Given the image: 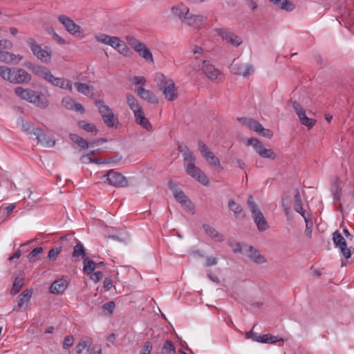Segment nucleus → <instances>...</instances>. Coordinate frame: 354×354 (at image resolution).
Instances as JSON below:
<instances>
[{
    "mask_svg": "<svg viewBox=\"0 0 354 354\" xmlns=\"http://www.w3.org/2000/svg\"><path fill=\"white\" fill-rule=\"evenodd\" d=\"M59 21L65 27L66 30L73 35H77L81 32V27L76 24L70 17L66 15L58 17Z\"/></svg>",
    "mask_w": 354,
    "mask_h": 354,
    "instance_id": "nucleus-16",
    "label": "nucleus"
},
{
    "mask_svg": "<svg viewBox=\"0 0 354 354\" xmlns=\"http://www.w3.org/2000/svg\"><path fill=\"white\" fill-rule=\"evenodd\" d=\"M303 218L306 222L305 234L308 237L310 238L312 236V227L313 225L312 218L310 217V215H306V216L303 215Z\"/></svg>",
    "mask_w": 354,
    "mask_h": 354,
    "instance_id": "nucleus-46",
    "label": "nucleus"
},
{
    "mask_svg": "<svg viewBox=\"0 0 354 354\" xmlns=\"http://www.w3.org/2000/svg\"><path fill=\"white\" fill-rule=\"evenodd\" d=\"M228 206L230 209L234 212L236 218L243 219L245 218V214L241 206L236 203L234 200H230Z\"/></svg>",
    "mask_w": 354,
    "mask_h": 354,
    "instance_id": "nucleus-30",
    "label": "nucleus"
},
{
    "mask_svg": "<svg viewBox=\"0 0 354 354\" xmlns=\"http://www.w3.org/2000/svg\"><path fill=\"white\" fill-rule=\"evenodd\" d=\"M333 241L335 246L340 250L342 254L346 259H349L351 257V249L348 248L345 239L338 230L333 233Z\"/></svg>",
    "mask_w": 354,
    "mask_h": 354,
    "instance_id": "nucleus-10",
    "label": "nucleus"
},
{
    "mask_svg": "<svg viewBox=\"0 0 354 354\" xmlns=\"http://www.w3.org/2000/svg\"><path fill=\"white\" fill-rule=\"evenodd\" d=\"M184 162L185 170L187 175L204 185H208L209 178L201 169L196 166V158L192 152L187 151L184 154Z\"/></svg>",
    "mask_w": 354,
    "mask_h": 354,
    "instance_id": "nucleus-2",
    "label": "nucleus"
},
{
    "mask_svg": "<svg viewBox=\"0 0 354 354\" xmlns=\"http://www.w3.org/2000/svg\"><path fill=\"white\" fill-rule=\"evenodd\" d=\"M295 204H294V209L299 213L302 216L304 215L306 216V215H310L308 212L304 210L302 205H301V198L299 194V191L298 189H295Z\"/></svg>",
    "mask_w": 354,
    "mask_h": 354,
    "instance_id": "nucleus-31",
    "label": "nucleus"
},
{
    "mask_svg": "<svg viewBox=\"0 0 354 354\" xmlns=\"http://www.w3.org/2000/svg\"><path fill=\"white\" fill-rule=\"evenodd\" d=\"M15 94L21 100H26L32 103L36 106L44 109L48 106V99L39 92H37L30 88H25L18 86L15 88Z\"/></svg>",
    "mask_w": 354,
    "mask_h": 354,
    "instance_id": "nucleus-1",
    "label": "nucleus"
},
{
    "mask_svg": "<svg viewBox=\"0 0 354 354\" xmlns=\"http://www.w3.org/2000/svg\"><path fill=\"white\" fill-rule=\"evenodd\" d=\"M75 103V101L69 97H64L62 101V105L67 109H73Z\"/></svg>",
    "mask_w": 354,
    "mask_h": 354,
    "instance_id": "nucleus-54",
    "label": "nucleus"
},
{
    "mask_svg": "<svg viewBox=\"0 0 354 354\" xmlns=\"http://www.w3.org/2000/svg\"><path fill=\"white\" fill-rule=\"evenodd\" d=\"M95 39L97 41L109 45L113 48L117 46L118 42H120V38L115 36H109L106 34L100 33L95 35Z\"/></svg>",
    "mask_w": 354,
    "mask_h": 354,
    "instance_id": "nucleus-20",
    "label": "nucleus"
},
{
    "mask_svg": "<svg viewBox=\"0 0 354 354\" xmlns=\"http://www.w3.org/2000/svg\"><path fill=\"white\" fill-rule=\"evenodd\" d=\"M206 160L211 165L214 167H217L220 165L219 159L216 157L214 155L211 156L209 158L206 159Z\"/></svg>",
    "mask_w": 354,
    "mask_h": 354,
    "instance_id": "nucleus-64",
    "label": "nucleus"
},
{
    "mask_svg": "<svg viewBox=\"0 0 354 354\" xmlns=\"http://www.w3.org/2000/svg\"><path fill=\"white\" fill-rule=\"evenodd\" d=\"M216 32L223 38V39L226 40L227 42L230 43L232 46H239L242 43L241 37L234 35L228 29L217 28L216 29Z\"/></svg>",
    "mask_w": 354,
    "mask_h": 354,
    "instance_id": "nucleus-15",
    "label": "nucleus"
},
{
    "mask_svg": "<svg viewBox=\"0 0 354 354\" xmlns=\"http://www.w3.org/2000/svg\"><path fill=\"white\" fill-rule=\"evenodd\" d=\"M61 251H62L61 247L52 248L49 250L48 254V259L49 261H54Z\"/></svg>",
    "mask_w": 354,
    "mask_h": 354,
    "instance_id": "nucleus-53",
    "label": "nucleus"
},
{
    "mask_svg": "<svg viewBox=\"0 0 354 354\" xmlns=\"http://www.w3.org/2000/svg\"><path fill=\"white\" fill-rule=\"evenodd\" d=\"M92 344L91 339L88 337L84 338L80 341L78 344L76 346V353L77 354H81L84 350L89 349Z\"/></svg>",
    "mask_w": 354,
    "mask_h": 354,
    "instance_id": "nucleus-36",
    "label": "nucleus"
},
{
    "mask_svg": "<svg viewBox=\"0 0 354 354\" xmlns=\"http://www.w3.org/2000/svg\"><path fill=\"white\" fill-rule=\"evenodd\" d=\"M207 20L206 16L189 13L184 23L194 29H200L207 22Z\"/></svg>",
    "mask_w": 354,
    "mask_h": 354,
    "instance_id": "nucleus-17",
    "label": "nucleus"
},
{
    "mask_svg": "<svg viewBox=\"0 0 354 354\" xmlns=\"http://www.w3.org/2000/svg\"><path fill=\"white\" fill-rule=\"evenodd\" d=\"M117 46L114 48L115 50L118 51L120 54H123L124 55H127L129 52V48L127 47L126 44L120 39V42H118Z\"/></svg>",
    "mask_w": 354,
    "mask_h": 354,
    "instance_id": "nucleus-52",
    "label": "nucleus"
},
{
    "mask_svg": "<svg viewBox=\"0 0 354 354\" xmlns=\"http://www.w3.org/2000/svg\"><path fill=\"white\" fill-rule=\"evenodd\" d=\"M152 349V343L147 341L145 343L141 354H150Z\"/></svg>",
    "mask_w": 354,
    "mask_h": 354,
    "instance_id": "nucleus-62",
    "label": "nucleus"
},
{
    "mask_svg": "<svg viewBox=\"0 0 354 354\" xmlns=\"http://www.w3.org/2000/svg\"><path fill=\"white\" fill-rule=\"evenodd\" d=\"M24 286V279L22 278H19V277H15L12 289L10 290V294L12 295H17L21 288Z\"/></svg>",
    "mask_w": 354,
    "mask_h": 354,
    "instance_id": "nucleus-40",
    "label": "nucleus"
},
{
    "mask_svg": "<svg viewBox=\"0 0 354 354\" xmlns=\"http://www.w3.org/2000/svg\"><path fill=\"white\" fill-rule=\"evenodd\" d=\"M32 290L31 289L24 290L17 298V310H21L24 304H27L32 297Z\"/></svg>",
    "mask_w": 354,
    "mask_h": 354,
    "instance_id": "nucleus-27",
    "label": "nucleus"
},
{
    "mask_svg": "<svg viewBox=\"0 0 354 354\" xmlns=\"http://www.w3.org/2000/svg\"><path fill=\"white\" fill-rule=\"evenodd\" d=\"M137 94L143 100L148 101L151 104L158 103L156 96L150 91L145 89L143 86H140L136 89Z\"/></svg>",
    "mask_w": 354,
    "mask_h": 354,
    "instance_id": "nucleus-26",
    "label": "nucleus"
},
{
    "mask_svg": "<svg viewBox=\"0 0 354 354\" xmlns=\"http://www.w3.org/2000/svg\"><path fill=\"white\" fill-rule=\"evenodd\" d=\"M27 67L36 75L41 76L43 78H44V76L46 75V73L48 71V68L40 66V65H35L33 64L30 63L28 65H27Z\"/></svg>",
    "mask_w": 354,
    "mask_h": 354,
    "instance_id": "nucleus-35",
    "label": "nucleus"
},
{
    "mask_svg": "<svg viewBox=\"0 0 354 354\" xmlns=\"http://www.w3.org/2000/svg\"><path fill=\"white\" fill-rule=\"evenodd\" d=\"M13 46L12 41L8 39L0 40V48L4 49H11Z\"/></svg>",
    "mask_w": 354,
    "mask_h": 354,
    "instance_id": "nucleus-60",
    "label": "nucleus"
},
{
    "mask_svg": "<svg viewBox=\"0 0 354 354\" xmlns=\"http://www.w3.org/2000/svg\"><path fill=\"white\" fill-rule=\"evenodd\" d=\"M175 351V346L174 343L171 340H166L162 348V352L163 354H167L170 352H174Z\"/></svg>",
    "mask_w": 354,
    "mask_h": 354,
    "instance_id": "nucleus-51",
    "label": "nucleus"
},
{
    "mask_svg": "<svg viewBox=\"0 0 354 354\" xmlns=\"http://www.w3.org/2000/svg\"><path fill=\"white\" fill-rule=\"evenodd\" d=\"M95 105L97 106L100 113L102 115L104 122L109 127H113L118 120L115 118L112 110L102 100H96Z\"/></svg>",
    "mask_w": 354,
    "mask_h": 354,
    "instance_id": "nucleus-7",
    "label": "nucleus"
},
{
    "mask_svg": "<svg viewBox=\"0 0 354 354\" xmlns=\"http://www.w3.org/2000/svg\"><path fill=\"white\" fill-rule=\"evenodd\" d=\"M53 86H58L63 89H67L70 92H72L73 91L72 82L67 79L57 77Z\"/></svg>",
    "mask_w": 354,
    "mask_h": 354,
    "instance_id": "nucleus-33",
    "label": "nucleus"
},
{
    "mask_svg": "<svg viewBox=\"0 0 354 354\" xmlns=\"http://www.w3.org/2000/svg\"><path fill=\"white\" fill-rule=\"evenodd\" d=\"M248 145L252 146L255 151L262 158L274 160L276 153L272 149H266L257 138H251L248 140Z\"/></svg>",
    "mask_w": 354,
    "mask_h": 354,
    "instance_id": "nucleus-9",
    "label": "nucleus"
},
{
    "mask_svg": "<svg viewBox=\"0 0 354 354\" xmlns=\"http://www.w3.org/2000/svg\"><path fill=\"white\" fill-rule=\"evenodd\" d=\"M169 189L173 192L175 199L186 208H190L192 202L188 199L185 193L178 187L176 183L169 180L168 183Z\"/></svg>",
    "mask_w": 354,
    "mask_h": 354,
    "instance_id": "nucleus-11",
    "label": "nucleus"
},
{
    "mask_svg": "<svg viewBox=\"0 0 354 354\" xmlns=\"http://www.w3.org/2000/svg\"><path fill=\"white\" fill-rule=\"evenodd\" d=\"M249 129L265 138H270L273 136L271 130L263 128L261 123L254 119H252Z\"/></svg>",
    "mask_w": 354,
    "mask_h": 354,
    "instance_id": "nucleus-19",
    "label": "nucleus"
},
{
    "mask_svg": "<svg viewBox=\"0 0 354 354\" xmlns=\"http://www.w3.org/2000/svg\"><path fill=\"white\" fill-rule=\"evenodd\" d=\"M31 80V75L24 69L21 68H12V77L10 83L27 84Z\"/></svg>",
    "mask_w": 354,
    "mask_h": 354,
    "instance_id": "nucleus-13",
    "label": "nucleus"
},
{
    "mask_svg": "<svg viewBox=\"0 0 354 354\" xmlns=\"http://www.w3.org/2000/svg\"><path fill=\"white\" fill-rule=\"evenodd\" d=\"M217 263H218V259L216 257H207L204 266L209 267V266H215L217 264Z\"/></svg>",
    "mask_w": 354,
    "mask_h": 354,
    "instance_id": "nucleus-58",
    "label": "nucleus"
},
{
    "mask_svg": "<svg viewBox=\"0 0 354 354\" xmlns=\"http://www.w3.org/2000/svg\"><path fill=\"white\" fill-rule=\"evenodd\" d=\"M171 10L172 14L178 17L183 23L185 21V18H187L190 13L189 8L183 3L174 6Z\"/></svg>",
    "mask_w": 354,
    "mask_h": 354,
    "instance_id": "nucleus-18",
    "label": "nucleus"
},
{
    "mask_svg": "<svg viewBox=\"0 0 354 354\" xmlns=\"http://www.w3.org/2000/svg\"><path fill=\"white\" fill-rule=\"evenodd\" d=\"M134 116L136 123L142 126V128L145 129L148 131H150L153 129L151 124L145 116V113L142 109L139 110L138 112L134 113Z\"/></svg>",
    "mask_w": 354,
    "mask_h": 354,
    "instance_id": "nucleus-23",
    "label": "nucleus"
},
{
    "mask_svg": "<svg viewBox=\"0 0 354 354\" xmlns=\"http://www.w3.org/2000/svg\"><path fill=\"white\" fill-rule=\"evenodd\" d=\"M255 326L256 325L253 326L251 330L245 333V338L252 339L253 341L260 343V340L262 339L263 337V335H258L257 333L253 331V329L254 328Z\"/></svg>",
    "mask_w": 354,
    "mask_h": 354,
    "instance_id": "nucleus-50",
    "label": "nucleus"
},
{
    "mask_svg": "<svg viewBox=\"0 0 354 354\" xmlns=\"http://www.w3.org/2000/svg\"><path fill=\"white\" fill-rule=\"evenodd\" d=\"M126 96L127 104L133 113L142 109L138 100L132 94L127 93Z\"/></svg>",
    "mask_w": 354,
    "mask_h": 354,
    "instance_id": "nucleus-32",
    "label": "nucleus"
},
{
    "mask_svg": "<svg viewBox=\"0 0 354 354\" xmlns=\"http://www.w3.org/2000/svg\"><path fill=\"white\" fill-rule=\"evenodd\" d=\"M158 82V86L168 101H174L178 97V92L174 82L167 79L163 74H159L156 77Z\"/></svg>",
    "mask_w": 354,
    "mask_h": 354,
    "instance_id": "nucleus-3",
    "label": "nucleus"
},
{
    "mask_svg": "<svg viewBox=\"0 0 354 354\" xmlns=\"http://www.w3.org/2000/svg\"><path fill=\"white\" fill-rule=\"evenodd\" d=\"M135 50L138 52L139 55L142 58L145 59L146 60H149L150 62H153L152 53L145 44H139L138 46L136 47Z\"/></svg>",
    "mask_w": 354,
    "mask_h": 354,
    "instance_id": "nucleus-29",
    "label": "nucleus"
},
{
    "mask_svg": "<svg viewBox=\"0 0 354 354\" xmlns=\"http://www.w3.org/2000/svg\"><path fill=\"white\" fill-rule=\"evenodd\" d=\"M78 125L80 128L83 129L84 131L87 132L92 133L95 135L97 133V129H96L95 125L90 123H87L85 121H80L78 122Z\"/></svg>",
    "mask_w": 354,
    "mask_h": 354,
    "instance_id": "nucleus-44",
    "label": "nucleus"
},
{
    "mask_svg": "<svg viewBox=\"0 0 354 354\" xmlns=\"http://www.w3.org/2000/svg\"><path fill=\"white\" fill-rule=\"evenodd\" d=\"M68 281L66 279L55 280L50 287V292L53 294H61L64 292L68 286Z\"/></svg>",
    "mask_w": 354,
    "mask_h": 354,
    "instance_id": "nucleus-24",
    "label": "nucleus"
},
{
    "mask_svg": "<svg viewBox=\"0 0 354 354\" xmlns=\"http://www.w3.org/2000/svg\"><path fill=\"white\" fill-rule=\"evenodd\" d=\"M103 277V274L101 271H97L94 273H91L90 278L94 282H98Z\"/></svg>",
    "mask_w": 354,
    "mask_h": 354,
    "instance_id": "nucleus-63",
    "label": "nucleus"
},
{
    "mask_svg": "<svg viewBox=\"0 0 354 354\" xmlns=\"http://www.w3.org/2000/svg\"><path fill=\"white\" fill-rule=\"evenodd\" d=\"M230 246L234 253H241L242 252V245L237 241H230Z\"/></svg>",
    "mask_w": 354,
    "mask_h": 354,
    "instance_id": "nucleus-56",
    "label": "nucleus"
},
{
    "mask_svg": "<svg viewBox=\"0 0 354 354\" xmlns=\"http://www.w3.org/2000/svg\"><path fill=\"white\" fill-rule=\"evenodd\" d=\"M127 40L129 45H131L135 50L136 47L138 46L139 44H142V42L139 41L135 37L131 36L127 37Z\"/></svg>",
    "mask_w": 354,
    "mask_h": 354,
    "instance_id": "nucleus-61",
    "label": "nucleus"
},
{
    "mask_svg": "<svg viewBox=\"0 0 354 354\" xmlns=\"http://www.w3.org/2000/svg\"><path fill=\"white\" fill-rule=\"evenodd\" d=\"M248 256L254 262L257 263H263L266 261V259L260 254L259 251L252 246H249L248 248Z\"/></svg>",
    "mask_w": 354,
    "mask_h": 354,
    "instance_id": "nucleus-28",
    "label": "nucleus"
},
{
    "mask_svg": "<svg viewBox=\"0 0 354 354\" xmlns=\"http://www.w3.org/2000/svg\"><path fill=\"white\" fill-rule=\"evenodd\" d=\"M22 130L28 134H32L35 136H38L39 135V128H35L28 122L23 123Z\"/></svg>",
    "mask_w": 354,
    "mask_h": 354,
    "instance_id": "nucleus-42",
    "label": "nucleus"
},
{
    "mask_svg": "<svg viewBox=\"0 0 354 354\" xmlns=\"http://www.w3.org/2000/svg\"><path fill=\"white\" fill-rule=\"evenodd\" d=\"M26 44L30 48L32 54L40 61L44 63H49L51 59V53L48 52L46 49L41 48V46L37 42V41L32 38L29 37L26 39Z\"/></svg>",
    "mask_w": 354,
    "mask_h": 354,
    "instance_id": "nucleus-6",
    "label": "nucleus"
},
{
    "mask_svg": "<svg viewBox=\"0 0 354 354\" xmlns=\"http://www.w3.org/2000/svg\"><path fill=\"white\" fill-rule=\"evenodd\" d=\"M292 107L296 111L301 124L307 127L308 129H311L315 126L316 124V120L313 118H309L306 116L305 109L299 102L297 101L292 102Z\"/></svg>",
    "mask_w": 354,
    "mask_h": 354,
    "instance_id": "nucleus-12",
    "label": "nucleus"
},
{
    "mask_svg": "<svg viewBox=\"0 0 354 354\" xmlns=\"http://www.w3.org/2000/svg\"><path fill=\"white\" fill-rule=\"evenodd\" d=\"M74 339L71 336H66L63 343V348L68 349L73 345Z\"/></svg>",
    "mask_w": 354,
    "mask_h": 354,
    "instance_id": "nucleus-57",
    "label": "nucleus"
},
{
    "mask_svg": "<svg viewBox=\"0 0 354 354\" xmlns=\"http://www.w3.org/2000/svg\"><path fill=\"white\" fill-rule=\"evenodd\" d=\"M115 306V302L113 301L105 303L102 306V308L104 311H107L109 314H111L114 310Z\"/></svg>",
    "mask_w": 354,
    "mask_h": 354,
    "instance_id": "nucleus-55",
    "label": "nucleus"
},
{
    "mask_svg": "<svg viewBox=\"0 0 354 354\" xmlns=\"http://www.w3.org/2000/svg\"><path fill=\"white\" fill-rule=\"evenodd\" d=\"M204 50L203 48L198 46H195L193 48V53L194 55H196L195 56V59L196 60V63L197 64L198 62H201V60L199 61V55H201L203 53Z\"/></svg>",
    "mask_w": 354,
    "mask_h": 354,
    "instance_id": "nucleus-59",
    "label": "nucleus"
},
{
    "mask_svg": "<svg viewBox=\"0 0 354 354\" xmlns=\"http://www.w3.org/2000/svg\"><path fill=\"white\" fill-rule=\"evenodd\" d=\"M75 86L78 92L85 95H88L90 93L91 86L85 83L76 82L75 83Z\"/></svg>",
    "mask_w": 354,
    "mask_h": 354,
    "instance_id": "nucleus-49",
    "label": "nucleus"
},
{
    "mask_svg": "<svg viewBox=\"0 0 354 354\" xmlns=\"http://www.w3.org/2000/svg\"><path fill=\"white\" fill-rule=\"evenodd\" d=\"M69 138L73 142L76 143L82 149H87L89 146V142L87 140L75 133H71Z\"/></svg>",
    "mask_w": 354,
    "mask_h": 354,
    "instance_id": "nucleus-37",
    "label": "nucleus"
},
{
    "mask_svg": "<svg viewBox=\"0 0 354 354\" xmlns=\"http://www.w3.org/2000/svg\"><path fill=\"white\" fill-rule=\"evenodd\" d=\"M230 71L234 74L246 77L254 72V68L252 65L239 63L234 59L230 66Z\"/></svg>",
    "mask_w": 354,
    "mask_h": 354,
    "instance_id": "nucleus-14",
    "label": "nucleus"
},
{
    "mask_svg": "<svg viewBox=\"0 0 354 354\" xmlns=\"http://www.w3.org/2000/svg\"><path fill=\"white\" fill-rule=\"evenodd\" d=\"M198 149L201 153V155L205 158L207 159L211 156L214 155V153L209 150V149L207 147V145L201 140H199L198 142Z\"/></svg>",
    "mask_w": 354,
    "mask_h": 354,
    "instance_id": "nucleus-41",
    "label": "nucleus"
},
{
    "mask_svg": "<svg viewBox=\"0 0 354 354\" xmlns=\"http://www.w3.org/2000/svg\"><path fill=\"white\" fill-rule=\"evenodd\" d=\"M39 134L38 136H36L38 143L45 147H52L55 145V141L51 134L44 133L41 129H39Z\"/></svg>",
    "mask_w": 354,
    "mask_h": 354,
    "instance_id": "nucleus-22",
    "label": "nucleus"
},
{
    "mask_svg": "<svg viewBox=\"0 0 354 354\" xmlns=\"http://www.w3.org/2000/svg\"><path fill=\"white\" fill-rule=\"evenodd\" d=\"M201 63L194 64V70L196 71L198 68L202 70L206 77L212 81L221 80V75L218 69L216 68L209 61L201 60Z\"/></svg>",
    "mask_w": 354,
    "mask_h": 354,
    "instance_id": "nucleus-5",
    "label": "nucleus"
},
{
    "mask_svg": "<svg viewBox=\"0 0 354 354\" xmlns=\"http://www.w3.org/2000/svg\"><path fill=\"white\" fill-rule=\"evenodd\" d=\"M43 252V248L41 247H37L33 249L27 256L29 261L35 262L39 259L37 257Z\"/></svg>",
    "mask_w": 354,
    "mask_h": 354,
    "instance_id": "nucleus-48",
    "label": "nucleus"
},
{
    "mask_svg": "<svg viewBox=\"0 0 354 354\" xmlns=\"http://www.w3.org/2000/svg\"><path fill=\"white\" fill-rule=\"evenodd\" d=\"M12 68L5 66H0V76L9 82H11Z\"/></svg>",
    "mask_w": 354,
    "mask_h": 354,
    "instance_id": "nucleus-43",
    "label": "nucleus"
},
{
    "mask_svg": "<svg viewBox=\"0 0 354 354\" xmlns=\"http://www.w3.org/2000/svg\"><path fill=\"white\" fill-rule=\"evenodd\" d=\"M203 228L206 234L208 235L213 241L217 242H223L224 241V236L211 225L204 224L203 225Z\"/></svg>",
    "mask_w": 354,
    "mask_h": 354,
    "instance_id": "nucleus-25",
    "label": "nucleus"
},
{
    "mask_svg": "<svg viewBox=\"0 0 354 354\" xmlns=\"http://www.w3.org/2000/svg\"><path fill=\"white\" fill-rule=\"evenodd\" d=\"M95 263L88 257L84 258V268L83 270L85 274H91L95 270Z\"/></svg>",
    "mask_w": 354,
    "mask_h": 354,
    "instance_id": "nucleus-39",
    "label": "nucleus"
},
{
    "mask_svg": "<svg viewBox=\"0 0 354 354\" xmlns=\"http://www.w3.org/2000/svg\"><path fill=\"white\" fill-rule=\"evenodd\" d=\"M85 255H86V253H85L84 246L80 242H79L78 243H77V245L73 248V257H82V258H84Z\"/></svg>",
    "mask_w": 354,
    "mask_h": 354,
    "instance_id": "nucleus-47",
    "label": "nucleus"
},
{
    "mask_svg": "<svg viewBox=\"0 0 354 354\" xmlns=\"http://www.w3.org/2000/svg\"><path fill=\"white\" fill-rule=\"evenodd\" d=\"M274 5L282 10L290 11L295 8V5L288 0H269Z\"/></svg>",
    "mask_w": 354,
    "mask_h": 354,
    "instance_id": "nucleus-34",
    "label": "nucleus"
},
{
    "mask_svg": "<svg viewBox=\"0 0 354 354\" xmlns=\"http://www.w3.org/2000/svg\"><path fill=\"white\" fill-rule=\"evenodd\" d=\"M23 59L20 55H15L8 51L0 50V62L8 64L18 63Z\"/></svg>",
    "mask_w": 354,
    "mask_h": 354,
    "instance_id": "nucleus-21",
    "label": "nucleus"
},
{
    "mask_svg": "<svg viewBox=\"0 0 354 354\" xmlns=\"http://www.w3.org/2000/svg\"><path fill=\"white\" fill-rule=\"evenodd\" d=\"M263 338L260 340V343L274 344L279 341H283L281 338H279L277 336H274L269 333L263 335Z\"/></svg>",
    "mask_w": 354,
    "mask_h": 354,
    "instance_id": "nucleus-45",
    "label": "nucleus"
},
{
    "mask_svg": "<svg viewBox=\"0 0 354 354\" xmlns=\"http://www.w3.org/2000/svg\"><path fill=\"white\" fill-rule=\"evenodd\" d=\"M331 192L333 196L334 203L340 201L342 195V187L338 182H335L331 187Z\"/></svg>",
    "mask_w": 354,
    "mask_h": 354,
    "instance_id": "nucleus-38",
    "label": "nucleus"
},
{
    "mask_svg": "<svg viewBox=\"0 0 354 354\" xmlns=\"http://www.w3.org/2000/svg\"><path fill=\"white\" fill-rule=\"evenodd\" d=\"M248 205L252 212V216L256 223L258 230L260 232L266 230L269 225L264 217L263 213L258 209L257 204L254 201L253 196H249L248 199Z\"/></svg>",
    "mask_w": 354,
    "mask_h": 354,
    "instance_id": "nucleus-4",
    "label": "nucleus"
},
{
    "mask_svg": "<svg viewBox=\"0 0 354 354\" xmlns=\"http://www.w3.org/2000/svg\"><path fill=\"white\" fill-rule=\"evenodd\" d=\"M104 182L115 187H126L128 186V180L121 173L110 170L103 176Z\"/></svg>",
    "mask_w": 354,
    "mask_h": 354,
    "instance_id": "nucleus-8",
    "label": "nucleus"
}]
</instances>
